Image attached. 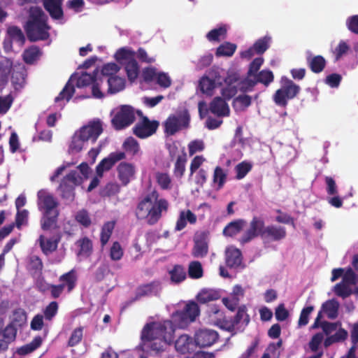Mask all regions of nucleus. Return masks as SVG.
I'll list each match as a JSON object with an SVG mask.
<instances>
[{
    "label": "nucleus",
    "instance_id": "nucleus-1",
    "mask_svg": "<svg viewBox=\"0 0 358 358\" xmlns=\"http://www.w3.org/2000/svg\"><path fill=\"white\" fill-rule=\"evenodd\" d=\"M159 192L154 189L141 199L136 208L135 214L138 220L147 218L148 224H155L162 217L163 212H167L169 202L159 199Z\"/></svg>",
    "mask_w": 358,
    "mask_h": 358
},
{
    "label": "nucleus",
    "instance_id": "nucleus-2",
    "mask_svg": "<svg viewBox=\"0 0 358 358\" xmlns=\"http://www.w3.org/2000/svg\"><path fill=\"white\" fill-rule=\"evenodd\" d=\"M24 29L30 41H45L49 38L50 27L48 24V16L41 8H30Z\"/></svg>",
    "mask_w": 358,
    "mask_h": 358
},
{
    "label": "nucleus",
    "instance_id": "nucleus-3",
    "mask_svg": "<svg viewBox=\"0 0 358 358\" xmlns=\"http://www.w3.org/2000/svg\"><path fill=\"white\" fill-rule=\"evenodd\" d=\"M59 203L54 196L44 190L38 192V206L43 210L41 220L43 230L48 231L57 227V219L59 215Z\"/></svg>",
    "mask_w": 358,
    "mask_h": 358
},
{
    "label": "nucleus",
    "instance_id": "nucleus-4",
    "mask_svg": "<svg viewBox=\"0 0 358 358\" xmlns=\"http://www.w3.org/2000/svg\"><path fill=\"white\" fill-rule=\"evenodd\" d=\"M173 320L146 324L141 331V339H150L152 336L163 341L172 343L176 329Z\"/></svg>",
    "mask_w": 358,
    "mask_h": 358
},
{
    "label": "nucleus",
    "instance_id": "nucleus-5",
    "mask_svg": "<svg viewBox=\"0 0 358 358\" xmlns=\"http://www.w3.org/2000/svg\"><path fill=\"white\" fill-rule=\"evenodd\" d=\"M115 60L124 66L129 80L134 81L139 74V65L135 59V51L130 48L123 47L115 54Z\"/></svg>",
    "mask_w": 358,
    "mask_h": 358
},
{
    "label": "nucleus",
    "instance_id": "nucleus-6",
    "mask_svg": "<svg viewBox=\"0 0 358 358\" xmlns=\"http://www.w3.org/2000/svg\"><path fill=\"white\" fill-rule=\"evenodd\" d=\"M281 87L273 95L274 103L280 107L285 108L288 100L294 99L300 92L301 87L286 76L280 79Z\"/></svg>",
    "mask_w": 358,
    "mask_h": 358
},
{
    "label": "nucleus",
    "instance_id": "nucleus-7",
    "mask_svg": "<svg viewBox=\"0 0 358 358\" xmlns=\"http://www.w3.org/2000/svg\"><path fill=\"white\" fill-rule=\"evenodd\" d=\"M190 115L187 109H182L170 115L164 123V132L173 136L180 130L189 127Z\"/></svg>",
    "mask_w": 358,
    "mask_h": 358
},
{
    "label": "nucleus",
    "instance_id": "nucleus-8",
    "mask_svg": "<svg viewBox=\"0 0 358 358\" xmlns=\"http://www.w3.org/2000/svg\"><path fill=\"white\" fill-rule=\"evenodd\" d=\"M200 314V308L194 301H189L181 310H177L171 315L175 325L178 328H186L194 322Z\"/></svg>",
    "mask_w": 358,
    "mask_h": 358
},
{
    "label": "nucleus",
    "instance_id": "nucleus-9",
    "mask_svg": "<svg viewBox=\"0 0 358 358\" xmlns=\"http://www.w3.org/2000/svg\"><path fill=\"white\" fill-rule=\"evenodd\" d=\"M135 120L134 108L129 105H122L114 114L111 124L115 130L119 131L131 125Z\"/></svg>",
    "mask_w": 358,
    "mask_h": 358
},
{
    "label": "nucleus",
    "instance_id": "nucleus-10",
    "mask_svg": "<svg viewBox=\"0 0 358 358\" xmlns=\"http://www.w3.org/2000/svg\"><path fill=\"white\" fill-rule=\"evenodd\" d=\"M80 184V178L76 171H71L64 176L59 186L61 197L67 202H72L75 199V187Z\"/></svg>",
    "mask_w": 358,
    "mask_h": 358
},
{
    "label": "nucleus",
    "instance_id": "nucleus-11",
    "mask_svg": "<svg viewBox=\"0 0 358 358\" xmlns=\"http://www.w3.org/2000/svg\"><path fill=\"white\" fill-rule=\"evenodd\" d=\"M265 228L264 219L259 216H254L250 222L248 229L238 238L240 245H244L257 237H260L262 240Z\"/></svg>",
    "mask_w": 358,
    "mask_h": 358
},
{
    "label": "nucleus",
    "instance_id": "nucleus-12",
    "mask_svg": "<svg viewBox=\"0 0 358 358\" xmlns=\"http://www.w3.org/2000/svg\"><path fill=\"white\" fill-rule=\"evenodd\" d=\"M159 122L157 120H150L148 117H143L133 127V134L139 138H146L156 133Z\"/></svg>",
    "mask_w": 358,
    "mask_h": 358
},
{
    "label": "nucleus",
    "instance_id": "nucleus-13",
    "mask_svg": "<svg viewBox=\"0 0 358 358\" xmlns=\"http://www.w3.org/2000/svg\"><path fill=\"white\" fill-rule=\"evenodd\" d=\"M102 132V122L101 120H96L91 121L87 125L82 127L78 133L86 141L95 143Z\"/></svg>",
    "mask_w": 358,
    "mask_h": 358
},
{
    "label": "nucleus",
    "instance_id": "nucleus-14",
    "mask_svg": "<svg viewBox=\"0 0 358 358\" xmlns=\"http://www.w3.org/2000/svg\"><path fill=\"white\" fill-rule=\"evenodd\" d=\"M141 348L143 351L147 352L150 356H158L164 352L166 347L171 343L163 341L152 336L150 339H141Z\"/></svg>",
    "mask_w": 358,
    "mask_h": 358
},
{
    "label": "nucleus",
    "instance_id": "nucleus-15",
    "mask_svg": "<svg viewBox=\"0 0 358 358\" xmlns=\"http://www.w3.org/2000/svg\"><path fill=\"white\" fill-rule=\"evenodd\" d=\"M216 331L209 329H200L194 334L196 345L201 348L209 347L213 345L218 339Z\"/></svg>",
    "mask_w": 358,
    "mask_h": 358
},
{
    "label": "nucleus",
    "instance_id": "nucleus-16",
    "mask_svg": "<svg viewBox=\"0 0 358 358\" xmlns=\"http://www.w3.org/2000/svg\"><path fill=\"white\" fill-rule=\"evenodd\" d=\"M286 236L287 230L285 227L269 224L266 226L262 241L264 243L279 242L285 239Z\"/></svg>",
    "mask_w": 358,
    "mask_h": 358
},
{
    "label": "nucleus",
    "instance_id": "nucleus-17",
    "mask_svg": "<svg viewBox=\"0 0 358 358\" xmlns=\"http://www.w3.org/2000/svg\"><path fill=\"white\" fill-rule=\"evenodd\" d=\"M124 159H126V155L123 152H111L108 157L103 159L96 166V175L101 178L105 171L110 170L116 162Z\"/></svg>",
    "mask_w": 358,
    "mask_h": 358
},
{
    "label": "nucleus",
    "instance_id": "nucleus-18",
    "mask_svg": "<svg viewBox=\"0 0 358 358\" xmlns=\"http://www.w3.org/2000/svg\"><path fill=\"white\" fill-rule=\"evenodd\" d=\"M225 264L230 268H238L245 267L243 262V255L241 251L236 247L231 245L226 248L225 252Z\"/></svg>",
    "mask_w": 358,
    "mask_h": 358
},
{
    "label": "nucleus",
    "instance_id": "nucleus-19",
    "mask_svg": "<svg viewBox=\"0 0 358 358\" xmlns=\"http://www.w3.org/2000/svg\"><path fill=\"white\" fill-rule=\"evenodd\" d=\"M117 178L123 186H127L134 178L136 168L129 162H120L117 167Z\"/></svg>",
    "mask_w": 358,
    "mask_h": 358
},
{
    "label": "nucleus",
    "instance_id": "nucleus-20",
    "mask_svg": "<svg viewBox=\"0 0 358 358\" xmlns=\"http://www.w3.org/2000/svg\"><path fill=\"white\" fill-rule=\"evenodd\" d=\"M161 289V284L159 281H152L150 283L141 285L136 289L134 301L138 300L144 296H157Z\"/></svg>",
    "mask_w": 358,
    "mask_h": 358
},
{
    "label": "nucleus",
    "instance_id": "nucleus-21",
    "mask_svg": "<svg viewBox=\"0 0 358 358\" xmlns=\"http://www.w3.org/2000/svg\"><path fill=\"white\" fill-rule=\"evenodd\" d=\"M63 1L64 0H41L45 10L53 20H61L63 18Z\"/></svg>",
    "mask_w": 358,
    "mask_h": 358
},
{
    "label": "nucleus",
    "instance_id": "nucleus-22",
    "mask_svg": "<svg viewBox=\"0 0 358 358\" xmlns=\"http://www.w3.org/2000/svg\"><path fill=\"white\" fill-rule=\"evenodd\" d=\"M209 110L217 117H227L230 114L229 107L224 99L215 97L209 105Z\"/></svg>",
    "mask_w": 358,
    "mask_h": 358
},
{
    "label": "nucleus",
    "instance_id": "nucleus-23",
    "mask_svg": "<svg viewBox=\"0 0 358 358\" xmlns=\"http://www.w3.org/2000/svg\"><path fill=\"white\" fill-rule=\"evenodd\" d=\"M195 346L194 341L187 334L180 335L175 341L176 351L183 355L193 352Z\"/></svg>",
    "mask_w": 358,
    "mask_h": 358
},
{
    "label": "nucleus",
    "instance_id": "nucleus-24",
    "mask_svg": "<svg viewBox=\"0 0 358 358\" xmlns=\"http://www.w3.org/2000/svg\"><path fill=\"white\" fill-rule=\"evenodd\" d=\"M122 148L124 150L125 154H128L131 158L141 155L142 152L138 142L131 136L127 138L123 144Z\"/></svg>",
    "mask_w": 358,
    "mask_h": 358
},
{
    "label": "nucleus",
    "instance_id": "nucleus-25",
    "mask_svg": "<svg viewBox=\"0 0 358 358\" xmlns=\"http://www.w3.org/2000/svg\"><path fill=\"white\" fill-rule=\"evenodd\" d=\"M246 224L243 219L235 220L230 222L223 229V234L225 236L233 237L239 234Z\"/></svg>",
    "mask_w": 358,
    "mask_h": 358
},
{
    "label": "nucleus",
    "instance_id": "nucleus-26",
    "mask_svg": "<svg viewBox=\"0 0 358 358\" xmlns=\"http://www.w3.org/2000/svg\"><path fill=\"white\" fill-rule=\"evenodd\" d=\"M196 220V215L190 210H182L176 222L175 229L176 231H181L186 227L187 222H189L190 224H195Z\"/></svg>",
    "mask_w": 358,
    "mask_h": 358
},
{
    "label": "nucleus",
    "instance_id": "nucleus-27",
    "mask_svg": "<svg viewBox=\"0 0 358 358\" xmlns=\"http://www.w3.org/2000/svg\"><path fill=\"white\" fill-rule=\"evenodd\" d=\"M348 336V332L341 326L338 327L335 334L327 336L324 341V345L328 348L334 343H342L345 341Z\"/></svg>",
    "mask_w": 358,
    "mask_h": 358
},
{
    "label": "nucleus",
    "instance_id": "nucleus-28",
    "mask_svg": "<svg viewBox=\"0 0 358 358\" xmlns=\"http://www.w3.org/2000/svg\"><path fill=\"white\" fill-rule=\"evenodd\" d=\"M307 63L312 72L320 73L324 69L327 62L322 55H316L308 57Z\"/></svg>",
    "mask_w": 358,
    "mask_h": 358
},
{
    "label": "nucleus",
    "instance_id": "nucleus-29",
    "mask_svg": "<svg viewBox=\"0 0 358 358\" xmlns=\"http://www.w3.org/2000/svg\"><path fill=\"white\" fill-rule=\"evenodd\" d=\"M187 161V154L183 149L182 153L178 155L174 164L173 175L177 178H182L185 172V166Z\"/></svg>",
    "mask_w": 358,
    "mask_h": 358
},
{
    "label": "nucleus",
    "instance_id": "nucleus-30",
    "mask_svg": "<svg viewBox=\"0 0 358 358\" xmlns=\"http://www.w3.org/2000/svg\"><path fill=\"white\" fill-rule=\"evenodd\" d=\"M59 241V238L52 240L51 238H45L43 235H41L38 238L41 250L45 255H48L57 250Z\"/></svg>",
    "mask_w": 358,
    "mask_h": 358
},
{
    "label": "nucleus",
    "instance_id": "nucleus-31",
    "mask_svg": "<svg viewBox=\"0 0 358 358\" xmlns=\"http://www.w3.org/2000/svg\"><path fill=\"white\" fill-rule=\"evenodd\" d=\"M322 309L329 319H336L338 315L339 303L336 299L328 300L322 304Z\"/></svg>",
    "mask_w": 358,
    "mask_h": 358
},
{
    "label": "nucleus",
    "instance_id": "nucleus-32",
    "mask_svg": "<svg viewBox=\"0 0 358 358\" xmlns=\"http://www.w3.org/2000/svg\"><path fill=\"white\" fill-rule=\"evenodd\" d=\"M61 282L59 285H64V289L67 288L68 292H71L76 285L77 278L73 270L64 273L59 278Z\"/></svg>",
    "mask_w": 358,
    "mask_h": 358
},
{
    "label": "nucleus",
    "instance_id": "nucleus-33",
    "mask_svg": "<svg viewBox=\"0 0 358 358\" xmlns=\"http://www.w3.org/2000/svg\"><path fill=\"white\" fill-rule=\"evenodd\" d=\"M208 252V245L204 239L194 241V244L192 250V255L196 258H203Z\"/></svg>",
    "mask_w": 358,
    "mask_h": 358
},
{
    "label": "nucleus",
    "instance_id": "nucleus-34",
    "mask_svg": "<svg viewBox=\"0 0 358 358\" xmlns=\"http://www.w3.org/2000/svg\"><path fill=\"white\" fill-rule=\"evenodd\" d=\"M41 55L40 48L38 46L32 45L24 51L22 57L26 64H32L39 58Z\"/></svg>",
    "mask_w": 358,
    "mask_h": 358
},
{
    "label": "nucleus",
    "instance_id": "nucleus-35",
    "mask_svg": "<svg viewBox=\"0 0 358 358\" xmlns=\"http://www.w3.org/2000/svg\"><path fill=\"white\" fill-rule=\"evenodd\" d=\"M98 75V71L96 69L93 71V73H88L87 72L82 73L81 75L78 77L76 83V86L78 88L87 87L90 85H92V83L97 78L96 76Z\"/></svg>",
    "mask_w": 358,
    "mask_h": 358
},
{
    "label": "nucleus",
    "instance_id": "nucleus-36",
    "mask_svg": "<svg viewBox=\"0 0 358 358\" xmlns=\"http://www.w3.org/2000/svg\"><path fill=\"white\" fill-rule=\"evenodd\" d=\"M107 83L108 85V92L112 94L118 92L124 88V79L117 76L109 77Z\"/></svg>",
    "mask_w": 358,
    "mask_h": 358
},
{
    "label": "nucleus",
    "instance_id": "nucleus-37",
    "mask_svg": "<svg viewBox=\"0 0 358 358\" xmlns=\"http://www.w3.org/2000/svg\"><path fill=\"white\" fill-rule=\"evenodd\" d=\"M75 93V87L74 85L71 83L70 80H69L63 90L59 92L57 96L55 97V101L56 103H58L62 100H66V101H69L70 99L72 98Z\"/></svg>",
    "mask_w": 358,
    "mask_h": 358
},
{
    "label": "nucleus",
    "instance_id": "nucleus-38",
    "mask_svg": "<svg viewBox=\"0 0 358 358\" xmlns=\"http://www.w3.org/2000/svg\"><path fill=\"white\" fill-rule=\"evenodd\" d=\"M169 275L172 282L180 283L186 279V271L185 268L179 264H176L169 271Z\"/></svg>",
    "mask_w": 358,
    "mask_h": 358
},
{
    "label": "nucleus",
    "instance_id": "nucleus-39",
    "mask_svg": "<svg viewBox=\"0 0 358 358\" xmlns=\"http://www.w3.org/2000/svg\"><path fill=\"white\" fill-rule=\"evenodd\" d=\"M43 268V264L41 259L37 255H32L29 257L28 269L34 275H41Z\"/></svg>",
    "mask_w": 358,
    "mask_h": 358
},
{
    "label": "nucleus",
    "instance_id": "nucleus-40",
    "mask_svg": "<svg viewBox=\"0 0 358 358\" xmlns=\"http://www.w3.org/2000/svg\"><path fill=\"white\" fill-rule=\"evenodd\" d=\"M236 48L234 43L224 42L217 48L215 55L217 57H231L235 52Z\"/></svg>",
    "mask_w": 358,
    "mask_h": 358
},
{
    "label": "nucleus",
    "instance_id": "nucleus-41",
    "mask_svg": "<svg viewBox=\"0 0 358 358\" xmlns=\"http://www.w3.org/2000/svg\"><path fill=\"white\" fill-rule=\"evenodd\" d=\"M233 320L236 325L242 322L245 326H247L250 323V317L247 313V308L245 305L238 306Z\"/></svg>",
    "mask_w": 358,
    "mask_h": 358
},
{
    "label": "nucleus",
    "instance_id": "nucleus-42",
    "mask_svg": "<svg viewBox=\"0 0 358 358\" xmlns=\"http://www.w3.org/2000/svg\"><path fill=\"white\" fill-rule=\"evenodd\" d=\"M41 337L36 336L32 340L31 343L18 348L17 352L20 355H26L37 349L41 345Z\"/></svg>",
    "mask_w": 358,
    "mask_h": 358
},
{
    "label": "nucleus",
    "instance_id": "nucleus-43",
    "mask_svg": "<svg viewBox=\"0 0 358 358\" xmlns=\"http://www.w3.org/2000/svg\"><path fill=\"white\" fill-rule=\"evenodd\" d=\"M156 182L163 190L170 189L172 187V180L167 173L157 172L155 174Z\"/></svg>",
    "mask_w": 358,
    "mask_h": 358
},
{
    "label": "nucleus",
    "instance_id": "nucleus-44",
    "mask_svg": "<svg viewBox=\"0 0 358 358\" xmlns=\"http://www.w3.org/2000/svg\"><path fill=\"white\" fill-rule=\"evenodd\" d=\"M227 29L225 25H222L218 28L210 30L207 34L206 38L211 42H219L220 38L226 37Z\"/></svg>",
    "mask_w": 358,
    "mask_h": 358
},
{
    "label": "nucleus",
    "instance_id": "nucleus-45",
    "mask_svg": "<svg viewBox=\"0 0 358 358\" xmlns=\"http://www.w3.org/2000/svg\"><path fill=\"white\" fill-rule=\"evenodd\" d=\"M114 227L115 222H107L103 225L100 235V241L102 247L108 242Z\"/></svg>",
    "mask_w": 358,
    "mask_h": 358
},
{
    "label": "nucleus",
    "instance_id": "nucleus-46",
    "mask_svg": "<svg viewBox=\"0 0 358 358\" xmlns=\"http://www.w3.org/2000/svg\"><path fill=\"white\" fill-rule=\"evenodd\" d=\"M254 76H256L258 83H262L265 87H268L274 80L273 73L269 69H263Z\"/></svg>",
    "mask_w": 358,
    "mask_h": 358
},
{
    "label": "nucleus",
    "instance_id": "nucleus-47",
    "mask_svg": "<svg viewBox=\"0 0 358 358\" xmlns=\"http://www.w3.org/2000/svg\"><path fill=\"white\" fill-rule=\"evenodd\" d=\"M27 318V313L23 308H16L13 313L11 324L15 327H21L26 324Z\"/></svg>",
    "mask_w": 358,
    "mask_h": 358
},
{
    "label": "nucleus",
    "instance_id": "nucleus-48",
    "mask_svg": "<svg viewBox=\"0 0 358 358\" xmlns=\"http://www.w3.org/2000/svg\"><path fill=\"white\" fill-rule=\"evenodd\" d=\"M271 38L268 36H265L262 38H259L253 44V50L256 51L257 55L264 54L269 48Z\"/></svg>",
    "mask_w": 358,
    "mask_h": 358
},
{
    "label": "nucleus",
    "instance_id": "nucleus-49",
    "mask_svg": "<svg viewBox=\"0 0 358 358\" xmlns=\"http://www.w3.org/2000/svg\"><path fill=\"white\" fill-rule=\"evenodd\" d=\"M188 275L192 279H199L203 275L201 264L198 261H192L188 266Z\"/></svg>",
    "mask_w": 358,
    "mask_h": 358
},
{
    "label": "nucleus",
    "instance_id": "nucleus-50",
    "mask_svg": "<svg viewBox=\"0 0 358 358\" xmlns=\"http://www.w3.org/2000/svg\"><path fill=\"white\" fill-rule=\"evenodd\" d=\"M80 250L78 252L79 255L89 257L92 252V243L87 237L80 238L77 242Z\"/></svg>",
    "mask_w": 358,
    "mask_h": 358
},
{
    "label": "nucleus",
    "instance_id": "nucleus-51",
    "mask_svg": "<svg viewBox=\"0 0 358 358\" xmlns=\"http://www.w3.org/2000/svg\"><path fill=\"white\" fill-rule=\"evenodd\" d=\"M8 34L12 38L13 41L18 43L20 45H23L25 42L24 35L21 30L17 26H11L8 28Z\"/></svg>",
    "mask_w": 358,
    "mask_h": 358
},
{
    "label": "nucleus",
    "instance_id": "nucleus-52",
    "mask_svg": "<svg viewBox=\"0 0 358 358\" xmlns=\"http://www.w3.org/2000/svg\"><path fill=\"white\" fill-rule=\"evenodd\" d=\"M120 191V186L117 182H109L101 190L100 195L102 197H110L116 195Z\"/></svg>",
    "mask_w": 358,
    "mask_h": 358
},
{
    "label": "nucleus",
    "instance_id": "nucleus-53",
    "mask_svg": "<svg viewBox=\"0 0 358 358\" xmlns=\"http://www.w3.org/2000/svg\"><path fill=\"white\" fill-rule=\"evenodd\" d=\"M227 174L226 171L220 166H216L213 173V182L217 184L218 189L223 187L227 180Z\"/></svg>",
    "mask_w": 358,
    "mask_h": 358
},
{
    "label": "nucleus",
    "instance_id": "nucleus-54",
    "mask_svg": "<svg viewBox=\"0 0 358 358\" xmlns=\"http://www.w3.org/2000/svg\"><path fill=\"white\" fill-rule=\"evenodd\" d=\"M349 285H350L341 281L334 286V292L338 296L345 299L353 293Z\"/></svg>",
    "mask_w": 358,
    "mask_h": 358
},
{
    "label": "nucleus",
    "instance_id": "nucleus-55",
    "mask_svg": "<svg viewBox=\"0 0 358 358\" xmlns=\"http://www.w3.org/2000/svg\"><path fill=\"white\" fill-rule=\"evenodd\" d=\"M252 168V164L248 162L243 161L238 164L235 166L236 178L238 180L243 179L251 171Z\"/></svg>",
    "mask_w": 358,
    "mask_h": 358
},
{
    "label": "nucleus",
    "instance_id": "nucleus-56",
    "mask_svg": "<svg viewBox=\"0 0 358 358\" xmlns=\"http://www.w3.org/2000/svg\"><path fill=\"white\" fill-rule=\"evenodd\" d=\"M199 87L203 93L211 95L215 88V81L207 76H203L199 80Z\"/></svg>",
    "mask_w": 358,
    "mask_h": 358
},
{
    "label": "nucleus",
    "instance_id": "nucleus-57",
    "mask_svg": "<svg viewBox=\"0 0 358 358\" xmlns=\"http://www.w3.org/2000/svg\"><path fill=\"white\" fill-rule=\"evenodd\" d=\"M135 56L141 63L152 64L156 61L155 57L149 55L146 50L142 47L138 48L135 52Z\"/></svg>",
    "mask_w": 358,
    "mask_h": 358
},
{
    "label": "nucleus",
    "instance_id": "nucleus-58",
    "mask_svg": "<svg viewBox=\"0 0 358 358\" xmlns=\"http://www.w3.org/2000/svg\"><path fill=\"white\" fill-rule=\"evenodd\" d=\"M85 142L87 141L83 139L78 133L76 134L73 136L71 143L69 145V151L71 152H79L82 150Z\"/></svg>",
    "mask_w": 358,
    "mask_h": 358
},
{
    "label": "nucleus",
    "instance_id": "nucleus-59",
    "mask_svg": "<svg viewBox=\"0 0 358 358\" xmlns=\"http://www.w3.org/2000/svg\"><path fill=\"white\" fill-rule=\"evenodd\" d=\"M59 309V305L57 301H51L44 309L43 314L45 320H52L57 315Z\"/></svg>",
    "mask_w": 358,
    "mask_h": 358
},
{
    "label": "nucleus",
    "instance_id": "nucleus-60",
    "mask_svg": "<svg viewBox=\"0 0 358 358\" xmlns=\"http://www.w3.org/2000/svg\"><path fill=\"white\" fill-rule=\"evenodd\" d=\"M350 50V46L344 41H341L336 48L333 50L335 56V62H338Z\"/></svg>",
    "mask_w": 358,
    "mask_h": 358
},
{
    "label": "nucleus",
    "instance_id": "nucleus-61",
    "mask_svg": "<svg viewBox=\"0 0 358 358\" xmlns=\"http://www.w3.org/2000/svg\"><path fill=\"white\" fill-rule=\"evenodd\" d=\"M218 299V294L210 290H203L197 295V300L201 303H206Z\"/></svg>",
    "mask_w": 358,
    "mask_h": 358
},
{
    "label": "nucleus",
    "instance_id": "nucleus-62",
    "mask_svg": "<svg viewBox=\"0 0 358 358\" xmlns=\"http://www.w3.org/2000/svg\"><path fill=\"white\" fill-rule=\"evenodd\" d=\"M124 255L123 249L119 242L113 243L110 250V257L113 261H118L122 259Z\"/></svg>",
    "mask_w": 358,
    "mask_h": 358
},
{
    "label": "nucleus",
    "instance_id": "nucleus-63",
    "mask_svg": "<svg viewBox=\"0 0 358 358\" xmlns=\"http://www.w3.org/2000/svg\"><path fill=\"white\" fill-rule=\"evenodd\" d=\"M75 219L79 224H80L81 225H83L85 227H90L92 223L91 218L89 215V213L85 209L79 210L76 213V215L75 216Z\"/></svg>",
    "mask_w": 358,
    "mask_h": 358
},
{
    "label": "nucleus",
    "instance_id": "nucleus-64",
    "mask_svg": "<svg viewBox=\"0 0 358 358\" xmlns=\"http://www.w3.org/2000/svg\"><path fill=\"white\" fill-rule=\"evenodd\" d=\"M342 282L350 285H355L358 282V275L355 273L351 267H349L346 269L343 275Z\"/></svg>",
    "mask_w": 358,
    "mask_h": 358
}]
</instances>
